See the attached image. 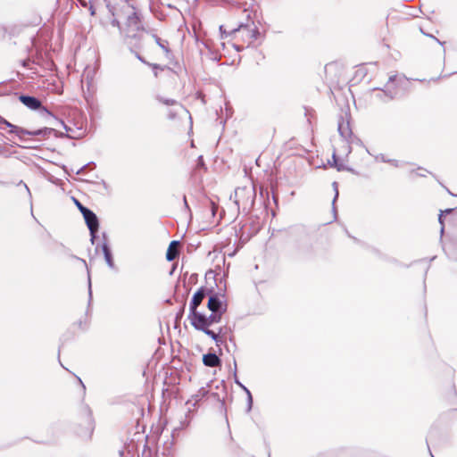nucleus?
<instances>
[{"instance_id":"f257e3e1","label":"nucleus","mask_w":457,"mask_h":457,"mask_svg":"<svg viewBox=\"0 0 457 457\" xmlns=\"http://www.w3.org/2000/svg\"><path fill=\"white\" fill-rule=\"evenodd\" d=\"M107 7L113 17L111 21L113 27H117L128 38L140 37L144 29L132 0H117Z\"/></svg>"},{"instance_id":"f03ea898","label":"nucleus","mask_w":457,"mask_h":457,"mask_svg":"<svg viewBox=\"0 0 457 457\" xmlns=\"http://www.w3.org/2000/svg\"><path fill=\"white\" fill-rule=\"evenodd\" d=\"M237 5L245 13L248 21L246 23H240L238 29H233L232 32L238 33L247 45H251L257 39L260 34L258 28L253 21H249L252 18V13L255 12V2L254 0H238Z\"/></svg>"},{"instance_id":"7ed1b4c3","label":"nucleus","mask_w":457,"mask_h":457,"mask_svg":"<svg viewBox=\"0 0 457 457\" xmlns=\"http://www.w3.org/2000/svg\"><path fill=\"white\" fill-rule=\"evenodd\" d=\"M222 315V313L219 312H212L209 316L200 313L196 314V316L190 320V323L196 330L203 331L205 335L209 336L213 341H215L217 345H220L223 343L220 336L223 331V328H220L219 332L215 333L209 329V327L212 324L219 323L221 320Z\"/></svg>"},{"instance_id":"20e7f679","label":"nucleus","mask_w":457,"mask_h":457,"mask_svg":"<svg viewBox=\"0 0 457 457\" xmlns=\"http://www.w3.org/2000/svg\"><path fill=\"white\" fill-rule=\"evenodd\" d=\"M397 80V75L389 76L388 81L383 89H373L374 97L385 103L393 100L398 94L395 86V82Z\"/></svg>"},{"instance_id":"39448f33","label":"nucleus","mask_w":457,"mask_h":457,"mask_svg":"<svg viewBox=\"0 0 457 457\" xmlns=\"http://www.w3.org/2000/svg\"><path fill=\"white\" fill-rule=\"evenodd\" d=\"M3 123L6 127L11 129L10 133L15 134L21 141L26 140L25 139L26 136H39V137H48L51 134V132L53 131V129H49V128H44V129L30 131V130L24 129L21 127L15 126L5 120L3 121Z\"/></svg>"},{"instance_id":"423d86ee","label":"nucleus","mask_w":457,"mask_h":457,"mask_svg":"<svg viewBox=\"0 0 457 457\" xmlns=\"http://www.w3.org/2000/svg\"><path fill=\"white\" fill-rule=\"evenodd\" d=\"M206 289L204 287L199 288L193 295L189 304V315L188 319L191 320L201 312H197V307L202 303L203 300L206 296Z\"/></svg>"},{"instance_id":"0eeeda50","label":"nucleus","mask_w":457,"mask_h":457,"mask_svg":"<svg viewBox=\"0 0 457 457\" xmlns=\"http://www.w3.org/2000/svg\"><path fill=\"white\" fill-rule=\"evenodd\" d=\"M83 217H84L85 222L89 229V232H90V237H91L90 240H91L92 244H94L96 237V232L98 231V228H99L98 218L95 214V212H93L91 210L87 211L83 214Z\"/></svg>"},{"instance_id":"6e6552de","label":"nucleus","mask_w":457,"mask_h":457,"mask_svg":"<svg viewBox=\"0 0 457 457\" xmlns=\"http://www.w3.org/2000/svg\"><path fill=\"white\" fill-rule=\"evenodd\" d=\"M20 101L28 108L31 110H39L42 115H49L52 116V113L46 108L41 105V102L30 96H21Z\"/></svg>"},{"instance_id":"1a4fd4ad","label":"nucleus","mask_w":457,"mask_h":457,"mask_svg":"<svg viewBox=\"0 0 457 457\" xmlns=\"http://www.w3.org/2000/svg\"><path fill=\"white\" fill-rule=\"evenodd\" d=\"M207 307L211 312L224 314L227 311V303L217 295H212L209 297Z\"/></svg>"},{"instance_id":"9d476101","label":"nucleus","mask_w":457,"mask_h":457,"mask_svg":"<svg viewBox=\"0 0 457 457\" xmlns=\"http://www.w3.org/2000/svg\"><path fill=\"white\" fill-rule=\"evenodd\" d=\"M255 193L253 189L246 188V187H238L235 190V204L239 206L241 203H245L243 200V196L245 195L247 201L251 204L253 203V198Z\"/></svg>"},{"instance_id":"9b49d317","label":"nucleus","mask_w":457,"mask_h":457,"mask_svg":"<svg viewBox=\"0 0 457 457\" xmlns=\"http://www.w3.org/2000/svg\"><path fill=\"white\" fill-rule=\"evenodd\" d=\"M62 125L63 126L64 129L67 132V137L70 138H80L82 137L86 131L82 128H76L72 129L63 123V121H61Z\"/></svg>"},{"instance_id":"f8f14e48","label":"nucleus","mask_w":457,"mask_h":457,"mask_svg":"<svg viewBox=\"0 0 457 457\" xmlns=\"http://www.w3.org/2000/svg\"><path fill=\"white\" fill-rule=\"evenodd\" d=\"M179 245H180V244L179 241H172L170 244V245L167 249V253H166V259L169 262H171L178 257Z\"/></svg>"},{"instance_id":"ddd939ff","label":"nucleus","mask_w":457,"mask_h":457,"mask_svg":"<svg viewBox=\"0 0 457 457\" xmlns=\"http://www.w3.org/2000/svg\"><path fill=\"white\" fill-rule=\"evenodd\" d=\"M203 362L205 366L213 368L220 364V360L216 353H209L203 356Z\"/></svg>"},{"instance_id":"4468645a","label":"nucleus","mask_w":457,"mask_h":457,"mask_svg":"<svg viewBox=\"0 0 457 457\" xmlns=\"http://www.w3.org/2000/svg\"><path fill=\"white\" fill-rule=\"evenodd\" d=\"M102 250H103V253H104L106 264L108 265V267L110 269L114 270L115 269V264H114V262H113V258H112V254L111 249H110L109 245H107V243H104L103 244Z\"/></svg>"},{"instance_id":"2eb2a0df","label":"nucleus","mask_w":457,"mask_h":457,"mask_svg":"<svg viewBox=\"0 0 457 457\" xmlns=\"http://www.w3.org/2000/svg\"><path fill=\"white\" fill-rule=\"evenodd\" d=\"M208 393V391L205 389V388H201L197 394H195V395L192 396L191 399H189L187 403H186V405H187L188 407H195V404L200 401L202 400L205 395L206 394Z\"/></svg>"},{"instance_id":"dca6fc26","label":"nucleus","mask_w":457,"mask_h":457,"mask_svg":"<svg viewBox=\"0 0 457 457\" xmlns=\"http://www.w3.org/2000/svg\"><path fill=\"white\" fill-rule=\"evenodd\" d=\"M338 132H339L340 136L344 138V140L347 142L348 138L352 135V131L349 127V123L344 122V121L339 122L338 123Z\"/></svg>"},{"instance_id":"f3484780","label":"nucleus","mask_w":457,"mask_h":457,"mask_svg":"<svg viewBox=\"0 0 457 457\" xmlns=\"http://www.w3.org/2000/svg\"><path fill=\"white\" fill-rule=\"evenodd\" d=\"M192 410L193 409L191 407H187V411L185 414V417L181 419V420L179 421V426L176 427L174 428V431L183 429L189 425L191 420L190 413L192 412Z\"/></svg>"},{"instance_id":"a211bd4d","label":"nucleus","mask_w":457,"mask_h":457,"mask_svg":"<svg viewBox=\"0 0 457 457\" xmlns=\"http://www.w3.org/2000/svg\"><path fill=\"white\" fill-rule=\"evenodd\" d=\"M78 1L80 3V4L83 7L88 8L91 15L96 14L95 4L97 0H78Z\"/></svg>"},{"instance_id":"6ab92c4d","label":"nucleus","mask_w":457,"mask_h":457,"mask_svg":"<svg viewBox=\"0 0 457 457\" xmlns=\"http://www.w3.org/2000/svg\"><path fill=\"white\" fill-rule=\"evenodd\" d=\"M241 388L246 393L247 395V409L246 411L249 412L252 410L253 407V396L249 389L245 386L244 385H241Z\"/></svg>"},{"instance_id":"aec40b11","label":"nucleus","mask_w":457,"mask_h":457,"mask_svg":"<svg viewBox=\"0 0 457 457\" xmlns=\"http://www.w3.org/2000/svg\"><path fill=\"white\" fill-rule=\"evenodd\" d=\"M153 38L155 40L156 44L166 53L168 54L170 51H169V48H168V46H167V42H162L161 40V38L159 37H157L156 35H153L152 36Z\"/></svg>"},{"instance_id":"412c9836","label":"nucleus","mask_w":457,"mask_h":457,"mask_svg":"<svg viewBox=\"0 0 457 457\" xmlns=\"http://www.w3.org/2000/svg\"><path fill=\"white\" fill-rule=\"evenodd\" d=\"M156 99L165 104V105H174V104H178L177 101L174 100V99H170V98H163L162 96H156Z\"/></svg>"},{"instance_id":"4be33fe9","label":"nucleus","mask_w":457,"mask_h":457,"mask_svg":"<svg viewBox=\"0 0 457 457\" xmlns=\"http://www.w3.org/2000/svg\"><path fill=\"white\" fill-rule=\"evenodd\" d=\"M17 186L23 187V190H25L26 194L28 195V196L29 198V201L31 202L32 195H31V192L28 187V185L26 183H24L22 180H20L19 183L17 184Z\"/></svg>"},{"instance_id":"5701e85b","label":"nucleus","mask_w":457,"mask_h":457,"mask_svg":"<svg viewBox=\"0 0 457 457\" xmlns=\"http://www.w3.org/2000/svg\"><path fill=\"white\" fill-rule=\"evenodd\" d=\"M75 204L77 205L78 209L80 211L82 215L88 211L89 209L85 207L79 201L74 199Z\"/></svg>"},{"instance_id":"b1692460","label":"nucleus","mask_w":457,"mask_h":457,"mask_svg":"<svg viewBox=\"0 0 457 457\" xmlns=\"http://www.w3.org/2000/svg\"><path fill=\"white\" fill-rule=\"evenodd\" d=\"M233 374H234V377H235V383L237 385H238L240 387H241V385H243L241 382H239V380L237 378V362L236 361L234 360V370H233Z\"/></svg>"},{"instance_id":"393cba45","label":"nucleus","mask_w":457,"mask_h":457,"mask_svg":"<svg viewBox=\"0 0 457 457\" xmlns=\"http://www.w3.org/2000/svg\"><path fill=\"white\" fill-rule=\"evenodd\" d=\"M420 32H421L423 35H425V36H427V37H429L433 38V39H434L435 41H436L439 45H443V44H444L443 42H441L438 38H436V37H434L433 35H430V34H428V33L424 32V31H423V29H422L421 28H420Z\"/></svg>"},{"instance_id":"a878e982","label":"nucleus","mask_w":457,"mask_h":457,"mask_svg":"<svg viewBox=\"0 0 457 457\" xmlns=\"http://www.w3.org/2000/svg\"><path fill=\"white\" fill-rule=\"evenodd\" d=\"M337 67V64L335 63H328L325 66V72L326 74H328V72H330L332 70H334L335 68Z\"/></svg>"},{"instance_id":"bb28decb","label":"nucleus","mask_w":457,"mask_h":457,"mask_svg":"<svg viewBox=\"0 0 457 457\" xmlns=\"http://www.w3.org/2000/svg\"><path fill=\"white\" fill-rule=\"evenodd\" d=\"M332 186H333V188L335 190V197H334L333 203H332L333 205H334L337 198L338 197L337 183V182H333Z\"/></svg>"},{"instance_id":"cd10ccee","label":"nucleus","mask_w":457,"mask_h":457,"mask_svg":"<svg viewBox=\"0 0 457 457\" xmlns=\"http://www.w3.org/2000/svg\"><path fill=\"white\" fill-rule=\"evenodd\" d=\"M335 167L338 171L347 170V168L343 163H337Z\"/></svg>"},{"instance_id":"c85d7f7f","label":"nucleus","mask_w":457,"mask_h":457,"mask_svg":"<svg viewBox=\"0 0 457 457\" xmlns=\"http://www.w3.org/2000/svg\"><path fill=\"white\" fill-rule=\"evenodd\" d=\"M332 160H333V162L330 163V165L335 167L338 163L337 154L335 152L333 153Z\"/></svg>"},{"instance_id":"c756f323","label":"nucleus","mask_w":457,"mask_h":457,"mask_svg":"<svg viewBox=\"0 0 457 457\" xmlns=\"http://www.w3.org/2000/svg\"><path fill=\"white\" fill-rule=\"evenodd\" d=\"M376 160L381 161L383 162H387V158L385 155H383V154H380V155L377 156Z\"/></svg>"},{"instance_id":"7c9ffc66","label":"nucleus","mask_w":457,"mask_h":457,"mask_svg":"<svg viewBox=\"0 0 457 457\" xmlns=\"http://www.w3.org/2000/svg\"><path fill=\"white\" fill-rule=\"evenodd\" d=\"M210 204L212 205V215L214 216L215 215V212H216V210H217V206L215 205V204L213 202H210Z\"/></svg>"},{"instance_id":"2f4dec72","label":"nucleus","mask_w":457,"mask_h":457,"mask_svg":"<svg viewBox=\"0 0 457 457\" xmlns=\"http://www.w3.org/2000/svg\"><path fill=\"white\" fill-rule=\"evenodd\" d=\"M390 164H392L395 167H399L400 166V162L397 160H391Z\"/></svg>"},{"instance_id":"473e14b6","label":"nucleus","mask_w":457,"mask_h":457,"mask_svg":"<svg viewBox=\"0 0 457 457\" xmlns=\"http://www.w3.org/2000/svg\"><path fill=\"white\" fill-rule=\"evenodd\" d=\"M438 220H439L440 224L442 225V227H441V233H443L444 232V225H443L442 213L439 215Z\"/></svg>"},{"instance_id":"72a5a7b5","label":"nucleus","mask_w":457,"mask_h":457,"mask_svg":"<svg viewBox=\"0 0 457 457\" xmlns=\"http://www.w3.org/2000/svg\"><path fill=\"white\" fill-rule=\"evenodd\" d=\"M88 287H89V297H91L92 292H91V280H90V277H88Z\"/></svg>"},{"instance_id":"f704fd0d","label":"nucleus","mask_w":457,"mask_h":457,"mask_svg":"<svg viewBox=\"0 0 457 457\" xmlns=\"http://www.w3.org/2000/svg\"><path fill=\"white\" fill-rule=\"evenodd\" d=\"M86 167H87V165H85V166L81 167V168H80V170H79L77 171V174H80V173L85 170V168H86Z\"/></svg>"},{"instance_id":"c9c22d12","label":"nucleus","mask_w":457,"mask_h":457,"mask_svg":"<svg viewBox=\"0 0 457 457\" xmlns=\"http://www.w3.org/2000/svg\"><path fill=\"white\" fill-rule=\"evenodd\" d=\"M79 383L82 385L83 388H85V386H84V384L82 383V380H81L80 378H79Z\"/></svg>"},{"instance_id":"e433bc0d","label":"nucleus","mask_w":457,"mask_h":457,"mask_svg":"<svg viewBox=\"0 0 457 457\" xmlns=\"http://www.w3.org/2000/svg\"><path fill=\"white\" fill-rule=\"evenodd\" d=\"M184 202H185L186 206H187V203L186 197H184Z\"/></svg>"},{"instance_id":"4c0bfd02","label":"nucleus","mask_w":457,"mask_h":457,"mask_svg":"<svg viewBox=\"0 0 457 457\" xmlns=\"http://www.w3.org/2000/svg\"><path fill=\"white\" fill-rule=\"evenodd\" d=\"M169 117H170V119H172V118H173V115H172L171 113H170V114H169Z\"/></svg>"},{"instance_id":"58836bf2","label":"nucleus","mask_w":457,"mask_h":457,"mask_svg":"<svg viewBox=\"0 0 457 457\" xmlns=\"http://www.w3.org/2000/svg\"><path fill=\"white\" fill-rule=\"evenodd\" d=\"M137 59L143 62L142 58L139 55H137Z\"/></svg>"},{"instance_id":"ea45409f","label":"nucleus","mask_w":457,"mask_h":457,"mask_svg":"<svg viewBox=\"0 0 457 457\" xmlns=\"http://www.w3.org/2000/svg\"><path fill=\"white\" fill-rule=\"evenodd\" d=\"M386 162L390 163L391 162V159H387Z\"/></svg>"}]
</instances>
